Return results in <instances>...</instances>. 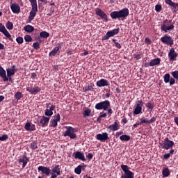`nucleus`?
<instances>
[{
  "instance_id": "nucleus-57",
  "label": "nucleus",
  "mask_w": 178,
  "mask_h": 178,
  "mask_svg": "<svg viewBox=\"0 0 178 178\" xmlns=\"http://www.w3.org/2000/svg\"><path fill=\"white\" fill-rule=\"evenodd\" d=\"M26 159H27L26 156L24 155V156H23L22 159H20L19 160V163H23Z\"/></svg>"
},
{
  "instance_id": "nucleus-31",
  "label": "nucleus",
  "mask_w": 178,
  "mask_h": 178,
  "mask_svg": "<svg viewBox=\"0 0 178 178\" xmlns=\"http://www.w3.org/2000/svg\"><path fill=\"white\" fill-rule=\"evenodd\" d=\"M24 29L26 32H27L29 33H31L33 32L34 30H35L34 27L31 25H29V24L25 26L24 27Z\"/></svg>"
},
{
  "instance_id": "nucleus-19",
  "label": "nucleus",
  "mask_w": 178,
  "mask_h": 178,
  "mask_svg": "<svg viewBox=\"0 0 178 178\" xmlns=\"http://www.w3.org/2000/svg\"><path fill=\"white\" fill-rule=\"evenodd\" d=\"M49 120H50V117H45V115H43V117H42V118L40 121V123L42 127H47Z\"/></svg>"
},
{
  "instance_id": "nucleus-40",
  "label": "nucleus",
  "mask_w": 178,
  "mask_h": 178,
  "mask_svg": "<svg viewBox=\"0 0 178 178\" xmlns=\"http://www.w3.org/2000/svg\"><path fill=\"white\" fill-rule=\"evenodd\" d=\"M6 28L8 29V30H13V24L11 22H10V21H8V22H7V24H6Z\"/></svg>"
},
{
  "instance_id": "nucleus-53",
  "label": "nucleus",
  "mask_w": 178,
  "mask_h": 178,
  "mask_svg": "<svg viewBox=\"0 0 178 178\" xmlns=\"http://www.w3.org/2000/svg\"><path fill=\"white\" fill-rule=\"evenodd\" d=\"M170 158V153H165V154H163V159L165 160H167Z\"/></svg>"
},
{
  "instance_id": "nucleus-14",
  "label": "nucleus",
  "mask_w": 178,
  "mask_h": 178,
  "mask_svg": "<svg viewBox=\"0 0 178 178\" xmlns=\"http://www.w3.org/2000/svg\"><path fill=\"white\" fill-rule=\"evenodd\" d=\"M60 120V115L58 113V114H56L54 119L51 120L50 121V127H56L58 126V122Z\"/></svg>"
},
{
  "instance_id": "nucleus-38",
  "label": "nucleus",
  "mask_w": 178,
  "mask_h": 178,
  "mask_svg": "<svg viewBox=\"0 0 178 178\" xmlns=\"http://www.w3.org/2000/svg\"><path fill=\"white\" fill-rule=\"evenodd\" d=\"M36 13H37L36 12L31 11V12H30V15H29V19L30 21H33V19H34V17H35V15H36Z\"/></svg>"
},
{
  "instance_id": "nucleus-27",
  "label": "nucleus",
  "mask_w": 178,
  "mask_h": 178,
  "mask_svg": "<svg viewBox=\"0 0 178 178\" xmlns=\"http://www.w3.org/2000/svg\"><path fill=\"white\" fill-rule=\"evenodd\" d=\"M60 49H61V45L59 44L58 46L55 47L53 49V50L49 53V56H54Z\"/></svg>"
},
{
  "instance_id": "nucleus-7",
  "label": "nucleus",
  "mask_w": 178,
  "mask_h": 178,
  "mask_svg": "<svg viewBox=\"0 0 178 178\" xmlns=\"http://www.w3.org/2000/svg\"><path fill=\"white\" fill-rule=\"evenodd\" d=\"M161 41L162 43L172 47L174 44V40L171 36L165 34L163 37L161 38Z\"/></svg>"
},
{
  "instance_id": "nucleus-2",
  "label": "nucleus",
  "mask_w": 178,
  "mask_h": 178,
  "mask_svg": "<svg viewBox=\"0 0 178 178\" xmlns=\"http://www.w3.org/2000/svg\"><path fill=\"white\" fill-rule=\"evenodd\" d=\"M161 25L160 29L164 33H168V31L174 29L175 26L172 24V20L164 19Z\"/></svg>"
},
{
  "instance_id": "nucleus-42",
  "label": "nucleus",
  "mask_w": 178,
  "mask_h": 178,
  "mask_svg": "<svg viewBox=\"0 0 178 178\" xmlns=\"http://www.w3.org/2000/svg\"><path fill=\"white\" fill-rule=\"evenodd\" d=\"M104 13H105V12L104 11V10H102L101 8H97V9H96V14H97V15H98V16H101V15H102V14H104Z\"/></svg>"
},
{
  "instance_id": "nucleus-6",
  "label": "nucleus",
  "mask_w": 178,
  "mask_h": 178,
  "mask_svg": "<svg viewBox=\"0 0 178 178\" xmlns=\"http://www.w3.org/2000/svg\"><path fill=\"white\" fill-rule=\"evenodd\" d=\"M159 145L162 149H170L172 148L175 143L172 142V140H170L169 138H165V139H163V143H159Z\"/></svg>"
},
{
  "instance_id": "nucleus-15",
  "label": "nucleus",
  "mask_w": 178,
  "mask_h": 178,
  "mask_svg": "<svg viewBox=\"0 0 178 178\" xmlns=\"http://www.w3.org/2000/svg\"><path fill=\"white\" fill-rule=\"evenodd\" d=\"M96 139L100 140L101 142H104L109 140L108 134L107 132H104L103 134H98L96 136Z\"/></svg>"
},
{
  "instance_id": "nucleus-17",
  "label": "nucleus",
  "mask_w": 178,
  "mask_h": 178,
  "mask_svg": "<svg viewBox=\"0 0 178 178\" xmlns=\"http://www.w3.org/2000/svg\"><path fill=\"white\" fill-rule=\"evenodd\" d=\"M55 108H56V105L54 104H51L49 108H46L44 114L47 116V118H50L51 119V117L54 114L53 111H54Z\"/></svg>"
},
{
  "instance_id": "nucleus-46",
  "label": "nucleus",
  "mask_w": 178,
  "mask_h": 178,
  "mask_svg": "<svg viewBox=\"0 0 178 178\" xmlns=\"http://www.w3.org/2000/svg\"><path fill=\"white\" fill-rule=\"evenodd\" d=\"M31 149H38V145L36 143V142H32V143H31Z\"/></svg>"
},
{
  "instance_id": "nucleus-48",
  "label": "nucleus",
  "mask_w": 178,
  "mask_h": 178,
  "mask_svg": "<svg viewBox=\"0 0 178 178\" xmlns=\"http://www.w3.org/2000/svg\"><path fill=\"white\" fill-rule=\"evenodd\" d=\"M33 47L35 49L38 50L40 49V43L38 42H35L33 44Z\"/></svg>"
},
{
  "instance_id": "nucleus-34",
  "label": "nucleus",
  "mask_w": 178,
  "mask_h": 178,
  "mask_svg": "<svg viewBox=\"0 0 178 178\" xmlns=\"http://www.w3.org/2000/svg\"><path fill=\"white\" fill-rule=\"evenodd\" d=\"M120 140H121V141H129L131 140V136H129V135H121V136H120Z\"/></svg>"
},
{
  "instance_id": "nucleus-50",
  "label": "nucleus",
  "mask_w": 178,
  "mask_h": 178,
  "mask_svg": "<svg viewBox=\"0 0 178 178\" xmlns=\"http://www.w3.org/2000/svg\"><path fill=\"white\" fill-rule=\"evenodd\" d=\"M31 7H32V10L31 11L35 12V13H37V12H38V5L37 4L31 5Z\"/></svg>"
},
{
  "instance_id": "nucleus-47",
  "label": "nucleus",
  "mask_w": 178,
  "mask_h": 178,
  "mask_svg": "<svg viewBox=\"0 0 178 178\" xmlns=\"http://www.w3.org/2000/svg\"><path fill=\"white\" fill-rule=\"evenodd\" d=\"M16 41L19 44H22L24 42V39L22 37L19 36L16 38Z\"/></svg>"
},
{
  "instance_id": "nucleus-35",
  "label": "nucleus",
  "mask_w": 178,
  "mask_h": 178,
  "mask_svg": "<svg viewBox=\"0 0 178 178\" xmlns=\"http://www.w3.org/2000/svg\"><path fill=\"white\" fill-rule=\"evenodd\" d=\"M40 35L41 38L47 39V38L49 37V33L45 31H43L40 33Z\"/></svg>"
},
{
  "instance_id": "nucleus-11",
  "label": "nucleus",
  "mask_w": 178,
  "mask_h": 178,
  "mask_svg": "<svg viewBox=\"0 0 178 178\" xmlns=\"http://www.w3.org/2000/svg\"><path fill=\"white\" fill-rule=\"evenodd\" d=\"M72 156L75 159L81 160L83 162H85L86 161L85 158V154L84 153H83V152H74Z\"/></svg>"
},
{
  "instance_id": "nucleus-22",
  "label": "nucleus",
  "mask_w": 178,
  "mask_h": 178,
  "mask_svg": "<svg viewBox=\"0 0 178 178\" xmlns=\"http://www.w3.org/2000/svg\"><path fill=\"white\" fill-rule=\"evenodd\" d=\"M0 77H1L4 82H7L8 79L6 76V72L0 64Z\"/></svg>"
},
{
  "instance_id": "nucleus-28",
  "label": "nucleus",
  "mask_w": 178,
  "mask_h": 178,
  "mask_svg": "<svg viewBox=\"0 0 178 178\" xmlns=\"http://www.w3.org/2000/svg\"><path fill=\"white\" fill-rule=\"evenodd\" d=\"M86 168V165H84V164L80 165L77 168H75L74 172L76 175H80L81 173V170H84Z\"/></svg>"
},
{
  "instance_id": "nucleus-39",
  "label": "nucleus",
  "mask_w": 178,
  "mask_h": 178,
  "mask_svg": "<svg viewBox=\"0 0 178 178\" xmlns=\"http://www.w3.org/2000/svg\"><path fill=\"white\" fill-rule=\"evenodd\" d=\"M134 58H135L136 60H139L143 58V54H134Z\"/></svg>"
},
{
  "instance_id": "nucleus-32",
  "label": "nucleus",
  "mask_w": 178,
  "mask_h": 178,
  "mask_svg": "<svg viewBox=\"0 0 178 178\" xmlns=\"http://www.w3.org/2000/svg\"><path fill=\"white\" fill-rule=\"evenodd\" d=\"M155 105L154 102H147L146 103V108H147V111H152Z\"/></svg>"
},
{
  "instance_id": "nucleus-58",
  "label": "nucleus",
  "mask_w": 178,
  "mask_h": 178,
  "mask_svg": "<svg viewBox=\"0 0 178 178\" xmlns=\"http://www.w3.org/2000/svg\"><path fill=\"white\" fill-rule=\"evenodd\" d=\"M122 134H123V131H120V132H117L115 134V138H118L120 136H121Z\"/></svg>"
},
{
  "instance_id": "nucleus-33",
  "label": "nucleus",
  "mask_w": 178,
  "mask_h": 178,
  "mask_svg": "<svg viewBox=\"0 0 178 178\" xmlns=\"http://www.w3.org/2000/svg\"><path fill=\"white\" fill-rule=\"evenodd\" d=\"M163 177H168L170 175V170L168 168H163L162 170Z\"/></svg>"
},
{
  "instance_id": "nucleus-10",
  "label": "nucleus",
  "mask_w": 178,
  "mask_h": 178,
  "mask_svg": "<svg viewBox=\"0 0 178 178\" xmlns=\"http://www.w3.org/2000/svg\"><path fill=\"white\" fill-rule=\"evenodd\" d=\"M26 91L29 92L31 95H36L41 91V88L39 86L32 87L31 86L26 87Z\"/></svg>"
},
{
  "instance_id": "nucleus-18",
  "label": "nucleus",
  "mask_w": 178,
  "mask_h": 178,
  "mask_svg": "<svg viewBox=\"0 0 178 178\" xmlns=\"http://www.w3.org/2000/svg\"><path fill=\"white\" fill-rule=\"evenodd\" d=\"M164 2L168 6L173 8L174 12H176V10H178V3L173 2L172 0H164Z\"/></svg>"
},
{
  "instance_id": "nucleus-24",
  "label": "nucleus",
  "mask_w": 178,
  "mask_h": 178,
  "mask_svg": "<svg viewBox=\"0 0 178 178\" xmlns=\"http://www.w3.org/2000/svg\"><path fill=\"white\" fill-rule=\"evenodd\" d=\"M120 129V127L119 124H118V121H115V122H114V124H113V125H110L108 127V129H110L109 132H111V131H116L119 130Z\"/></svg>"
},
{
  "instance_id": "nucleus-63",
  "label": "nucleus",
  "mask_w": 178,
  "mask_h": 178,
  "mask_svg": "<svg viewBox=\"0 0 178 178\" xmlns=\"http://www.w3.org/2000/svg\"><path fill=\"white\" fill-rule=\"evenodd\" d=\"M174 122L176 124V125L178 127V117L174 118Z\"/></svg>"
},
{
  "instance_id": "nucleus-60",
  "label": "nucleus",
  "mask_w": 178,
  "mask_h": 178,
  "mask_svg": "<svg viewBox=\"0 0 178 178\" xmlns=\"http://www.w3.org/2000/svg\"><path fill=\"white\" fill-rule=\"evenodd\" d=\"M87 158L89 159V160H91L92 158H93V154L92 153H88V156H87Z\"/></svg>"
},
{
  "instance_id": "nucleus-55",
  "label": "nucleus",
  "mask_w": 178,
  "mask_h": 178,
  "mask_svg": "<svg viewBox=\"0 0 178 178\" xmlns=\"http://www.w3.org/2000/svg\"><path fill=\"white\" fill-rule=\"evenodd\" d=\"M29 161V159L27 158L26 160L23 162L22 168H24L27 164V163Z\"/></svg>"
},
{
  "instance_id": "nucleus-8",
  "label": "nucleus",
  "mask_w": 178,
  "mask_h": 178,
  "mask_svg": "<svg viewBox=\"0 0 178 178\" xmlns=\"http://www.w3.org/2000/svg\"><path fill=\"white\" fill-rule=\"evenodd\" d=\"M120 32V28L114 29L110 31H107L106 35L102 38V40H107L110 38L118 35Z\"/></svg>"
},
{
  "instance_id": "nucleus-37",
  "label": "nucleus",
  "mask_w": 178,
  "mask_h": 178,
  "mask_svg": "<svg viewBox=\"0 0 178 178\" xmlns=\"http://www.w3.org/2000/svg\"><path fill=\"white\" fill-rule=\"evenodd\" d=\"M22 92H19V91L15 93V98L17 101L20 100L21 98H22Z\"/></svg>"
},
{
  "instance_id": "nucleus-52",
  "label": "nucleus",
  "mask_w": 178,
  "mask_h": 178,
  "mask_svg": "<svg viewBox=\"0 0 178 178\" xmlns=\"http://www.w3.org/2000/svg\"><path fill=\"white\" fill-rule=\"evenodd\" d=\"M169 83L170 86H172L175 83V79L173 77H170V80H169Z\"/></svg>"
},
{
  "instance_id": "nucleus-5",
  "label": "nucleus",
  "mask_w": 178,
  "mask_h": 178,
  "mask_svg": "<svg viewBox=\"0 0 178 178\" xmlns=\"http://www.w3.org/2000/svg\"><path fill=\"white\" fill-rule=\"evenodd\" d=\"M121 170L124 171V175L121 178H134V173L129 170V168L125 165H121Z\"/></svg>"
},
{
  "instance_id": "nucleus-43",
  "label": "nucleus",
  "mask_w": 178,
  "mask_h": 178,
  "mask_svg": "<svg viewBox=\"0 0 178 178\" xmlns=\"http://www.w3.org/2000/svg\"><path fill=\"white\" fill-rule=\"evenodd\" d=\"M171 75L175 79H178V70H175L172 72Z\"/></svg>"
},
{
  "instance_id": "nucleus-59",
  "label": "nucleus",
  "mask_w": 178,
  "mask_h": 178,
  "mask_svg": "<svg viewBox=\"0 0 178 178\" xmlns=\"http://www.w3.org/2000/svg\"><path fill=\"white\" fill-rule=\"evenodd\" d=\"M115 47H117V49H120L122 48V46L119 42H115Z\"/></svg>"
},
{
  "instance_id": "nucleus-1",
  "label": "nucleus",
  "mask_w": 178,
  "mask_h": 178,
  "mask_svg": "<svg viewBox=\"0 0 178 178\" xmlns=\"http://www.w3.org/2000/svg\"><path fill=\"white\" fill-rule=\"evenodd\" d=\"M129 15V10L127 8H124L122 10L118 11H113L110 13V17L113 19H125Z\"/></svg>"
},
{
  "instance_id": "nucleus-62",
  "label": "nucleus",
  "mask_w": 178,
  "mask_h": 178,
  "mask_svg": "<svg viewBox=\"0 0 178 178\" xmlns=\"http://www.w3.org/2000/svg\"><path fill=\"white\" fill-rule=\"evenodd\" d=\"M37 76V74L35 72H33L31 74V78L33 79H35V78Z\"/></svg>"
},
{
  "instance_id": "nucleus-9",
  "label": "nucleus",
  "mask_w": 178,
  "mask_h": 178,
  "mask_svg": "<svg viewBox=\"0 0 178 178\" xmlns=\"http://www.w3.org/2000/svg\"><path fill=\"white\" fill-rule=\"evenodd\" d=\"M143 106V101L142 99L138 100L136 102V106H135V109L134 110V115H139L142 112Z\"/></svg>"
},
{
  "instance_id": "nucleus-21",
  "label": "nucleus",
  "mask_w": 178,
  "mask_h": 178,
  "mask_svg": "<svg viewBox=\"0 0 178 178\" xmlns=\"http://www.w3.org/2000/svg\"><path fill=\"white\" fill-rule=\"evenodd\" d=\"M10 9L14 14H19L21 11L19 6L16 3L11 4Z\"/></svg>"
},
{
  "instance_id": "nucleus-20",
  "label": "nucleus",
  "mask_w": 178,
  "mask_h": 178,
  "mask_svg": "<svg viewBox=\"0 0 178 178\" xmlns=\"http://www.w3.org/2000/svg\"><path fill=\"white\" fill-rule=\"evenodd\" d=\"M97 86L99 88L108 86L109 83L106 79H101L100 80L97 81Z\"/></svg>"
},
{
  "instance_id": "nucleus-3",
  "label": "nucleus",
  "mask_w": 178,
  "mask_h": 178,
  "mask_svg": "<svg viewBox=\"0 0 178 178\" xmlns=\"http://www.w3.org/2000/svg\"><path fill=\"white\" fill-rule=\"evenodd\" d=\"M65 128L67 131L63 132L64 137H70L71 139L76 138L77 136L75 134L76 129H75V128H73V127H65Z\"/></svg>"
},
{
  "instance_id": "nucleus-44",
  "label": "nucleus",
  "mask_w": 178,
  "mask_h": 178,
  "mask_svg": "<svg viewBox=\"0 0 178 178\" xmlns=\"http://www.w3.org/2000/svg\"><path fill=\"white\" fill-rule=\"evenodd\" d=\"M24 40H25V41H26V42H32L33 38H31V35H26L24 36Z\"/></svg>"
},
{
  "instance_id": "nucleus-16",
  "label": "nucleus",
  "mask_w": 178,
  "mask_h": 178,
  "mask_svg": "<svg viewBox=\"0 0 178 178\" xmlns=\"http://www.w3.org/2000/svg\"><path fill=\"white\" fill-rule=\"evenodd\" d=\"M0 32L2 33L7 38L11 40V35L6 30L5 26L2 23H0Z\"/></svg>"
},
{
  "instance_id": "nucleus-51",
  "label": "nucleus",
  "mask_w": 178,
  "mask_h": 178,
  "mask_svg": "<svg viewBox=\"0 0 178 178\" xmlns=\"http://www.w3.org/2000/svg\"><path fill=\"white\" fill-rule=\"evenodd\" d=\"M100 17H102L106 22L108 21V16H107V15L105 13H104L102 15H101Z\"/></svg>"
},
{
  "instance_id": "nucleus-13",
  "label": "nucleus",
  "mask_w": 178,
  "mask_h": 178,
  "mask_svg": "<svg viewBox=\"0 0 178 178\" xmlns=\"http://www.w3.org/2000/svg\"><path fill=\"white\" fill-rule=\"evenodd\" d=\"M168 56L170 60H176V58L178 57V54L175 52V48H171L169 50Z\"/></svg>"
},
{
  "instance_id": "nucleus-30",
  "label": "nucleus",
  "mask_w": 178,
  "mask_h": 178,
  "mask_svg": "<svg viewBox=\"0 0 178 178\" xmlns=\"http://www.w3.org/2000/svg\"><path fill=\"white\" fill-rule=\"evenodd\" d=\"M60 166L59 165H56L55 167L53 168L51 172L54 174H57V175H60Z\"/></svg>"
},
{
  "instance_id": "nucleus-64",
  "label": "nucleus",
  "mask_w": 178,
  "mask_h": 178,
  "mask_svg": "<svg viewBox=\"0 0 178 178\" xmlns=\"http://www.w3.org/2000/svg\"><path fill=\"white\" fill-rule=\"evenodd\" d=\"M59 175H57L56 173H53L51 174V178H57V177Z\"/></svg>"
},
{
  "instance_id": "nucleus-12",
  "label": "nucleus",
  "mask_w": 178,
  "mask_h": 178,
  "mask_svg": "<svg viewBox=\"0 0 178 178\" xmlns=\"http://www.w3.org/2000/svg\"><path fill=\"white\" fill-rule=\"evenodd\" d=\"M39 172H41L43 175H45L47 177L49 176L51 174V170L49 167L39 166L38 168Z\"/></svg>"
},
{
  "instance_id": "nucleus-23",
  "label": "nucleus",
  "mask_w": 178,
  "mask_h": 178,
  "mask_svg": "<svg viewBox=\"0 0 178 178\" xmlns=\"http://www.w3.org/2000/svg\"><path fill=\"white\" fill-rule=\"evenodd\" d=\"M161 63V58H156L150 60V63H149V66L150 67H154L155 65H159Z\"/></svg>"
},
{
  "instance_id": "nucleus-61",
  "label": "nucleus",
  "mask_w": 178,
  "mask_h": 178,
  "mask_svg": "<svg viewBox=\"0 0 178 178\" xmlns=\"http://www.w3.org/2000/svg\"><path fill=\"white\" fill-rule=\"evenodd\" d=\"M31 2V6L32 5H37V0H29Z\"/></svg>"
},
{
  "instance_id": "nucleus-29",
  "label": "nucleus",
  "mask_w": 178,
  "mask_h": 178,
  "mask_svg": "<svg viewBox=\"0 0 178 178\" xmlns=\"http://www.w3.org/2000/svg\"><path fill=\"white\" fill-rule=\"evenodd\" d=\"M92 111L91 108L86 107L84 111L83 112V118H88L91 116Z\"/></svg>"
},
{
  "instance_id": "nucleus-45",
  "label": "nucleus",
  "mask_w": 178,
  "mask_h": 178,
  "mask_svg": "<svg viewBox=\"0 0 178 178\" xmlns=\"http://www.w3.org/2000/svg\"><path fill=\"white\" fill-rule=\"evenodd\" d=\"M162 10V6L161 5L156 4L155 6V11L157 13H160Z\"/></svg>"
},
{
  "instance_id": "nucleus-4",
  "label": "nucleus",
  "mask_w": 178,
  "mask_h": 178,
  "mask_svg": "<svg viewBox=\"0 0 178 178\" xmlns=\"http://www.w3.org/2000/svg\"><path fill=\"white\" fill-rule=\"evenodd\" d=\"M111 107V102L109 100H104L100 102L95 105V109L97 111L104 110L107 111Z\"/></svg>"
},
{
  "instance_id": "nucleus-41",
  "label": "nucleus",
  "mask_w": 178,
  "mask_h": 178,
  "mask_svg": "<svg viewBox=\"0 0 178 178\" xmlns=\"http://www.w3.org/2000/svg\"><path fill=\"white\" fill-rule=\"evenodd\" d=\"M93 90V87L92 86H88L83 88V90L84 92L87 91H91Z\"/></svg>"
},
{
  "instance_id": "nucleus-49",
  "label": "nucleus",
  "mask_w": 178,
  "mask_h": 178,
  "mask_svg": "<svg viewBox=\"0 0 178 178\" xmlns=\"http://www.w3.org/2000/svg\"><path fill=\"white\" fill-rule=\"evenodd\" d=\"M8 139V135H2L0 136V141H5Z\"/></svg>"
},
{
  "instance_id": "nucleus-25",
  "label": "nucleus",
  "mask_w": 178,
  "mask_h": 178,
  "mask_svg": "<svg viewBox=\"0 0 178 178\" xmlns=\"http://www.w3.org/2000/svg\"><path fill=\"white\" fill-rule=\"evenodd\" d=\"M24 129L28 131H33L35 130V127L34 124H31V122H27L24 127Z\"/></svg>"
},
{
  "instance_id": "nucleus-56",
  "label": "nucleus",
  "mask_w": 178,
  "mask_h": 178,
  "mask_svg": "<svg viewBox=\"0 0 178 178\" xmlns=\"http://www.w3.org/2000/svg\"><path fill=\"white\" fill-rule=\"evenodd\" d=\"M140 123H147L148 124V120H146L144 117L140 118Z\"/></svg>"
},
{
  "instance_id": "nucleus-26",
  "label": "nucleus",
  "mask_w": 178,
  "mask_h": 178,
  "mask_svg": "<svg viewBox=\"0 0 178 178\" xmlns=\"http://www.w3.org/2000/svg\"><path fill=\"white\" fill-rule=\"evenodd\" d=\"M15 66L13 65L12 68H7L6 69V72H7V76L10 77V76H13L15 75Z\"/></svg>"
},
{
  "instance_id": "nucleus-36",
  "label": "nucleus",
  "mask_w": 178,
  "mask_h": 178,
  "mask_svg": "<svg viewBox=\"0 0 178 178\" xmlns=\"http://www.w3.org/2000/svg\"><path fill=\"white\" fill-rule=\"evenodd\" d=\"M170 74L169 73H167L163 76V81L165 83H168L170 82Z\"/></svg>"
},
{
  "instance_id": "nucleus-54",
  "label": "nucleus",
  "mask_w": 178,
  "mask_h": 178,
  "mask_svg": "<svg viewBox=\"0 0 178 178\" xmlns=\"http://www.w3.org/2000/svg\"><path fill=\"white\" fill-rule=\"evenodd\" d=\"M156 120V117H153V118H150V120H149L148 124L154 123Z\"/></svg>"
}]
</instances>
